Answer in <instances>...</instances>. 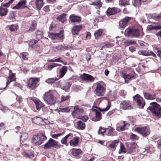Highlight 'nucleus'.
I'll return each mask as SVG.
<instances>
[{"label": "nucleus", "instance_id": "obj_27", "mask_svg": "<svg viewBox=\"0 0 161 161\" xmlns=\"http://www.w3.org/2000/svg\"><path fill=\"white\" fill-rule=\"evenodd\" d=\"M96 116L93 118L92 120L93 121H97L100 120L101 119V114L97 110L95 112Z\"/></svg>", "mask_w": 161, "mask_h": 161}, {"label": "nucleus", "instance_id": "obj_22", "mask_svg": "<svg viewBox=\"0 0 161 161\" xmlns=\"http://www.w3.org/2000/svg\"><path fill=\"white\" fill-rule=\"evenodd\" d=\"M56 40H63L64 39V35L63 29H61L59 33H56Z\"/></svg>", "mask_w": 161, "mask_h": 161}, {"label": "nucleus", "instance_id": "obj_36", "mask_svg": "<svg viewBox=\"0 0 161 161\" xmlns=\"http://www.w3.org/2000/svg\"><path fill=\"white\" fill-rule=\"evenodd\" d=\"M152 18L156 20H159L161 19V13L159 14H153L151 16Z\"/></svg>", "mask_w": 161, "mask_h": 161}, {"label": "nucleus", "instance_id": "obj_47", "mask_svg": "<svg viewBox=\"0 0 161 161\" xmlns=\"http://www.w3.org/2000/svg\"><path fill=\"white\" fill-rule=\"evenodd\" d=\"M28 138V134L26 133H24L22 134L20 136V140L23 142Z\"/></svg>", "mask_w": 161, "mask_h": 161}, {"label": "nucleus", "instance_id": "obj_3", "mask_svg": "<svg viewBox=\"0 0 161 161\" xmlns=\"http://www.w3.org/2000/svg\"><path fill=\"white\" fill-rule=\"evenodd\" d=\"M135 131L144 137L147 136L150 134L151 131L149 128L147 126L136 127L135 129Z\"/></svg>", "mask_w": 161, "mask_h": 161}, {"label": "nucleus", "instance_id": "obj_56", "mask_svg": "<svg viewBox=\"0 0 161 161\" xmlns=\"http://www.w3.org/2000/svg\"><path fill=\"white\" fill-rule=\"evenodd\" d=\"M14 0H10L7 3L2 4V6L4 7H8L11 4Z\"/></svg>", "mask_w": 161, "mask_h": 161}, {"label": "nucleus", "instance_id": "obj_49", "mask_svg": "<svg viewBox=\"0 0 161 161\" xmlns=\"http://www.w3.org/2000/svg\"><path fill=\"white\" fill-rule=\"evenodd\" d=\"M129 0H120V5L123 6L129 5Z\"/></svg>", "mask_w": 161, "mask_h": 161}, {"label": "nucleus", "instance_id": "obj_6", "mask_svg": "<svg viewBox=\"0 0 161 161\" xmlns=\"http://www.w3.org/2000/svg\"><path fill=\"white\" fill-rule=\"evenodd\" d=\"M39 78H30L28 81V86L31 89L36 88L39 85Z\"/></svg>", "mask_w": 161, "mask_h": 161}, {"label": "nucleus", "instance_id": "obj_28", "mask_svg": "<svg viewBox=\"0 0 161 161\" xmlns=\"http://www.w3.org/2000/svg\"><path fill=\"white\" fill-rule=\"evenodd\" d=\"M34 102L36 104V108L37 110H38L42 107L44 106V105L39 100L35 99L34 101Z\"/></svg>", "mask_w": 161, "mask_h": 161}, {"label": "nucleus", "instance_id": "obj_45", "mask_svg": "<svg viewBox=\"0 0 161 161\" xmlns=\"http://www.w3.org/2000/svg\"><path fill=\"white\" fill-rule=\"evenodd\" d=\"M56 48L57 50L60 51L65 49L66 47L64 46V44H61L57 46Z\"/></svg>", "mask_w": 161, "mask_h": 161}, {"label": "nucleus", "instance_id": "obj_20", "mask_svg": "<svg viewBox=\"0 0 161 161\" xmlns=\"http://www.w3.org/2000/svg\"><path fill=\"white\" fill-rule=\"evenodd\" d=\"M69 19L70 21L73 22H79L81 20L80 17L74 14L71 15L69 16Z\"/></svg>", "mask_w": 161, "mask_h": 161}, {"label": "nucleus", "instance_id": "obj_64", "mask_svg": "<svg viewBox=\"0 0 161 161\" xmlns=\"http://www.w3.org/2000/svg\"><path fill=\"white\" fill-rule=\"evenodd\" d=\"M91 58V55L89 53H87L86 54V58L87 61H90V60Z\"/></svg>", "mask_w": 161, "mask_h": 161}, {"label": "nucleus", "instance_id": "obj_7", "mask_svg": "<svg viewBox=\"0 0 161 161\" xmlns=\"http://www.w3.org/2000/svg\"><path fill=\"white\" fill-rule=\"evenodd\" d=\"M105 88L99 83L97 84L95 92L96 95L98 96H103L105 93Z\"/></svg>", "mask_w": 161, "mask_h": 161}, {"label": "nucleus", "instance_id": "obj_41", "mask_svg": "<svg viewBox=\"0 0 161 161\" xmlns=\"http://www.w3.org/2000/svg\"><path fill=\"white\" fill-rule=\"evenodd\" d=\"M120 149L119 152V153H125L126 152V150L124 146L121 143H120Z\"/></svg>", "mask_w": 161, "mask_h": 161}, {"label": "nucleus", "instance_id": "obj_44", "mask_svg": "<svg viewBox=\"0 0 161 161\" xmlns=\"http://www.w3.org/2000/svg\"><path fill=\"white\" fill-rule=\"evenodd\" d=\"M36 37L39 39H41L43 36L42 32L38 30H37L36 31Z\"/></svg>", "mask_w": 161, "mask_h": 161}, {"label": "nucleus", "instance_id": "obj_39", "mask_svg": "<svg viewBox=\"0 0 161 161\" xmlns=\"http://www.w3.org/2000/svg\"><path fill=\"white\" fill-rule=\"evenodd\" d=\"M108 129V128H103L101 126L99 127V129L98 131V134H101L103 136H104V133L105 132L106 130H107Z\"/></svg>", "mask_w": 161, "mask_h": 161}, {"label": "nucleus", "instance_id": "obj_34", "mask_svg": "<svg viewBox=\"0 0 161 161\" xmlns=\"http://www.w3.org/2000/svg\"><path fill=\"white\" fill-rule=\"evenodd\" d=\"M8 10L6 8L3 7H0V16H4L6 15L8 13Z\"/></svg>", "mask_w": 161, "mask_h": 161}, {"label": "nucleus", "instance_id": "obj_33", "mask_svg": "<svg viewBox=\"0 0 161 161\" xmlns=\"http://www.w3.org/2000/svg\"><path fill=\"white\" fill-rule=\"evenodd\" d=\"M79 139V137H77L74 138L73 140H71L70 142V146H77L78 143Z\"/></svg>", "mask_w": 161, "mask_h": 161}, {"label": "nucleus", "instance_id": "obj_42", "mask_svg": "<svg viewBox=\"0 0 161 161\" xmlns=\"http://www.w3.org/2000/svg\"><path fill=\"white\" fill-rule=\"evenodd\" d=\"M58 79L56 78H50L46 80V82L47 83L52 84L55 81H57Z\"/></svg>", "mask_w": 161, "mask_h": 161}, {"label": "nucleus", "instance_id": "obj_25", "mask_svg": "<svg viewBox=\"0 0 161 161\" xmlns=\"http://www.w3.org/2000/svg\"><path fill=\"white\" fill-rule=\"evenodd\" d=\"M71 85V84L70 82H66L61 86V88L65 91H67L70 88Z\"/></svg>", "mask_w": 161, "mask_h": 161}, {"label": "nucleus", "instance_id": "obj_19", "mask_svg": "<svg viewBox=\"0 0 161 161\" xmlns=\"http://www.w3.org/2000/svg\"><path fill=\"white\" fill-rule=\"evenodd\" d=\"M15 80V75L12 73L10 74L7 80L6 86L4 87L2 89H4L5 88L10 82L14 81Z\"/></svg>", "mask_w": 161, "mask_h": 161}, {"label": "nucleus", "instance_id": "obj_15", "mask_svg": "<svg viewBox=\"0 0 161 161\" xmlns=\"http://www.w3.org/2000/svg\"><path fill=\"white\" fill-rule=\"evenodd\" d=\"M139 54L141 53L143 55L148 56H152L154 58L156 57V54L153 52L149 51L148 50H143L139 52Z\"/></svg>", "mask_w": 161, "mask_h": 161}, {"label": "nucleus", "instance_id": "obj_46", "mask_svg": "<svg viewBox=\"0 0 161 161\" xmlns=\"http://www.w3.org/2000/svg\"><path fill=\"white\" fill-rule=\"evenodd\" d=\"M48 36L52 40H56V33L54 34L51 32H48Z\"/></svg>", "mask_w": 161, "mask_h": 161}, {"label": "nucleus", "instance_id": "obj_48", "mask_svg": "<svg viewBox=\"0 0 161 161\" xmlns=\"http://www.w3.org/2000/svg\"><path fill=\"white\" fill-rule=\"evenodd\" d=\"M119 141L118 140H114L112 142L111 144L109 145V147L110 148H114L116 144H118Z\"/></svg>", "mask_w": 161, "mask_h": 161}, {"label": "nucleus", "instance_id": "obj_50", "mask_svg": "<svg viewBox=\"0 0 161 161\" xmlns=\"http://www.w3.org/2000/svg\"><path fill=\"white\" fill-rule=\"evenodd\" d=\"M110 107V105L109 104V102H108V105L106 108H103V109H101V108H99V110L101 111L105 112V111H107L109 109Z\"/></svg>", "mask_w": 161, "mask_h": 161}, {"label": "nucleus", "instance_id": "obj_9", "mask_svg": "<svg viewBox=\"0 0 161 161\" xmlns=\"http://www.w3.org/2000/svg\"><path fill=\"white\" fill-rule=\"evenodd\" d=\"M58 142L50 138L48 142L45 145L44 148L45 149H48L52 147L56 146L58 143Z\"/></svg>", "mask_w": 161, "mask_h": 161}, {"label": "nucleus", "instance_id": "obj_21", "mask_svg": "<svg viewBox=\"0 0 161 161\" xmlns=\"http://www.w3.org/2000/svg\"><path fill=\"white\" fill-rule=\"evenodd\" d=\"M82 29V26L81 25H75L72 29V33L73 35H77Z\"/></svg>", "mask_w": 161, "mask_h": 161}, {"label": "nucleus", "instance_id": "obj_13", "mask_svg": "<svg viewBox=\"0 0 161 161\" xmlns=\"http://www.w3.org/2000/svg\"><path fill=\"white\" fill-rule=\"evenodd\" d=\"M26 0H20L18 4L13 7L14 9H21L26 7Z\"/></svg>", "mask_w": 161, "mask_h": 161}, {"label": "nucleus", "instance_id": "obj_58", "mask_svg": "<svg viewBox=\"0 0 161 161\" xmlns=\"http://www.w3.org/2000/svg\"><path fill=\"white\" fill-rule=\"evenodd\" d=\"M153 29L158 30L161 29V24L159 25H156L153 26L152 27Z\"/></svg>", "mask_w": 161, "mask_h": 161}, {"label": "nucleus", "instance_id": "obj_31", "mask_svg": "<svg viewBox=\"0 0 161 161\" xmlns=\"http://www.w3.org/2000/svg\"><path fill=\"white\" fill-rule=\"evenodd\" d=\"M103 32V29H101L95 31L94 33L95 38L97 39L98 37L101 36L102 35Z\"/></svg>", "mask_w": 161, "mask_h": 161}, {"label": "nucleus", "instance_id": "obj_40", "mask_svg": "<svg viewBox=\"0 0 161 161\" xmlns=\"http://www.w3.org/2000/svg\"><path fill=\"white\" fill-rule=\"evenodd\" d=\"M36 22L35 20L32 21L31 25L28 31H34L36 28Z\"/></svg>", "mask_w": 161, "mask_h": 161}, {"label": "nucleus", "instance_id": "obj_35", "mask_svg": "<svg viewBox=\"0 0 161 161\" xmlns=\"http://www.w3.org/2000/svg\"><path fill=\"white\" fill-rule=\"evenodd\" d=\"M92 5H95L96 6L97 9L99 8L102 6V3L100 0H98L93 2L91 4Z\"/></svg>", "mask_w": 161, "mask_h": 161}, {"label": "nucleus", "instance_id": "obj_43", "mask_svg": "<svg viewBox=\"0 0 161 161\" xmlns=\"http://www.w3.org/2000/svg\"><path fill=\"white\" fill-rule=\"evenodd\" d=\"M71 135L70 134H69L65 136L63 138L61 141V142L63 144H66L67 142V139Z\"/></svg>", "mask_w": 161, "mask_h": 161}, {"label": "nucleus", "instance_id": "obj_62", "mask_svg": "<svg viewBox=\"0 0 161 161\" xmlns=\"http://www.w3.org/2000/svg\"><path fill=\"white\" fill-rule=\"evenodd\" d=\"M114 130V129L112 128L109 129L107 135L108 136H111Z\"/></svg>", "mask_w": 161, "mask_h": 161}, {"label": "nucleus", "instance_id": "obj_57", "mask_svg": "<svg viewBox=\"0 0 161 161\" xmlns=\"http://www.w3.org/2000/svg\"><path fill=\"white\" fill-rule=\"evenodd\" d=\"M21 55L22 58L25 60L27 59L26 56L27 55V53H21Z\"/></svg>", "mask_w": 161, "mask_h": 161}, {"label": "nucleus", "instance_id": "obj_32", "mask_svg": "<svg viewBox=\"0 0 161 161\" xmlns=\"http://www.w3.org/2000/svg\"><path fill=\"white\" fill-rule=\"evenodd\" d=\"M85 128V124L81 121L77 122V128L79 129L84 130Z\"/></svg>", "mask_w": 161, "mask_h": 161}, {"label": "nucleus", "instance_id": "obj_51", "mask_svg": "<svg viewBox=\"0 0 161 161\" xmlns=\"http://www.w3.org/2000/svg\"><path fill=\"white\" fill-rule=\"evenodd\" d=\"M59 111L62 112H68L69 111L70 109L68 108V107H66L64 108H60Z\"/></svg>", "mask_w": 161, "mask_h": 161}, {"label": "nucleus", "instance_id": "obj_18", "mask_svg": "<svg viewBox=\"0 0 161 161\" xmlns=\"http://www.w3.org/2000/svg\"><path fill=\"white\" fill-rule=\"evenodd\" d=\"M121 76L125 79V83H128L130 80H131L134 78V76L132 75H125L123 73H122Z\"/></svg>", "mask_w": 161, "mask_h": 161}, {"label": "nucleus", "instance_id": "obj_38", "mask_svg": "<svg viewBox=\"0 0 161 161\" xmlns=\"http://www.w3.org/2000/svg\"><path fill=\"white\" fill-rule=\"evenodd\" d=\"M56 19H58L59 21L63 23L66 20V14H63L59 16Z\"/></svg>", "mask_w": 161, "mask_h": 161}, {"label": "nucleus", "instance_id": "obj_52", "mask_svg": "<svg viewBox=\"0 0 161 161\" xmlns=\"http://www.w3.org/2000/svg\"><path fill=\"white\" fill-rule=\"evenodd\" d=\"M136 43L134 41H128L125 42V45L126 46H129L131 45H136Z\"/></svg>", "mask_w": 161, "mask_h": 161}, {"label": "nucleus", "instance_id": "obj_17", "mask_svg": "<svg viewBox=\"0 0 161 161\" xmlns=\"http://www.w3.org/2000/svg\"><path fill=\"white\" fill-rule=\"evenodd\" d=\"M32 120L33 122L37 125H44L45 122L43 119L39 117H35L32 118Z\"/></svg>", "mask_w": 161, "mask_h": 161}, {"label": "nucleus", "instance_id": "obj_61", "mask_svg": "<svg viewBox=\"0 0 161 161\" xmlns=\"http://www.w3.org/2000/svg\"><path fill=\"white\" fill-rule=\"evenodd\" d=\"M14 13L12 12H11L9 14V15H8L9 18L10 19H12L14 18Z\"/></svg>", "mask_w": 161, "mask_h": 161}, {"label": "nucleus", "instance_id": "obj_30", "mask_svg": "<svg viewBox=\"0 0 161 161\" xmlns=\"http://www.w3.org/2000/svg\"><path fill=\"white\" fill-rule=\"evenodd\" d=\"M82 152V151L79 149L73 148L72 149L71 153L74 156H77Z\"/></svg>", "mask_w": 161, "mask_h": 161}, {"label": "nucleus", "instance_id": "obj_12", "mask_svg": "<svg viewBox=\"0 0 161 161\" xmlns=\"http://www.w3.org/2000/svg\"><path fill=\"white\" fill-rule=\"evenodd\" d=\"M131 18V17H126L120 20L119 23V27L124 28L127 25L128 23Z\"/></svg>", "mask_w": 161, "mask_h": 161}, {"label": "nucleus", "instance_id": "obj_37", "mask_svg": "<svg viewBox=\"0 0 161 161\" xmlns=\"http://www.w3.org/2000/svg\"><path fill=\"white\" fill-rule=\"evenodd\" d=\"M9 30L11 31H16L18 28V26L17 25H11L8 26Z\"/></svg>", "mask_w": 161, "mask_h": 161}, {"label": "nucleus", "instance_id": "obj_59", "mask_svg": "<svg viewBox=\"0 0 161 161\" xmlns=\"http://www.w3.org/2000/svg\"><path fill=\"white\" fill-rule=\"evenodd\" d=\"M62 58H58L54 60V61H55V62L64 63L63 61L62 60Z\"/></svg>", "mask_w": 161, "mask_h": 161}, {"label": "nucleus", "instance_id": "obj_55", "mask_svg": "<svg viewBox=\"0 0 161 161\" xmlns=\"http://www.w3.org/2000/svg\"><path fill=\"white\" fill-rule=\"evenodd\" d=\"M70 96L67 95L65 96H62L61 97V102H64L69 99Z\"/></svg>", "mask_w": 161, "mask_h": 161}, {"label": "nucleus", "instance_id": "obj_29", "mask_svg": "<svg viewBox=\"0 0 161 161\" xmlns=\"http://www.w3.org/2000/svg\"><path fill=\"white\" fill-rule=\"evenodd\" d=\"M35 3L36 8L38 10H39L44 4L43 0H36Z\"/></svg>", "mask_w": 161, "mask_h": 161}, {"label": "nucleus", "instance_id": "obj_10", "mask_svg": "<svg viewBox=\"0 0 161 161\" xmlns=\"http://www.w3.org/2000/svg\"><path fill=\"white\" fill-rule=\"evenodd\" d=\"M120 12V10L118 8H108L106 13L108 16H109L116 14Z\"/></svg>", "mask_w": 161, "mask_h": 161}, {"label": "nucleus", "instance_id": "obj_60", "mask_svg": "<svg viewBox=\"0 0 161 161\" xmlns=\"http://www.w3.org/2000/svg\"><path fill=\"white\" fill-rule=\"evenodd\" d=\"M16 100L19 104L22 101V98L20 97H17Z\"/></svg>", "mask_w": 161, "mask_h": 161}, {"label": "nucleus", "instance_id": "obj_16", "mask_svg": "<svg viewBox=\"0 0 161 161\" xmlns=\"http://www.w3.org/2000/svg\"><path fill=\"white\" fill-rule=\"evenodd\" d=\"M83 111V109L82 107L79 106H76L74 108V110L72 112V115L74 117L76 114H80Z\"/></svg>", "mask_w": 161, "mask_h": 161}, {"label": "nucleus", "instance_id": "obj_4", "mask_svg": "<svg viewBox=\"0 0 161 161\" xmlns=\"http://www.w3.org/2000/svg\"><path fill=\"white\" fill-rule=\"evenodd\" d=\"M47 137L43 134H40L34 136L33 138V142L36 145H39L46 140Z\"/></svg>", "mask_w": 161, "mask_h": 161}, {"label": "nucleus", "instance_id": "obj_26", "mask_svg": "<svg viewBox=\"0 0 161 161\" xmlns=\"http://www.w3.org/2000/svg\"><path fill=\"white\" fill-rule=\"evenodd\" d=\"M144 96L145 98L147 100H153L156 98L155 94L151 95L146 92L144 93Z\"/></svg>", "mask_w": 161, "mask_h": 161}, {"label": "nucleus", "instance_id": "obj_24", "mask_svg": "<svg viewBox=\"0 0 161 161\" xmlns=\"http://www.w3.org/2000/svg\"><path fill=\"white\" fill-rule=\"evenodd\" d=\"M124 125H123L117 127L116 130L118 131H123L126 128L129 126L130 125L128 123L125 121H123Z\"/></svg>", "mask_w": 161, "mask_h": 161}, {"label": "nucleus", "instance_id": "obj_5", "mask_svg": "<svg viewBox=\"0 0 161 161\" xmlns=\"http://www.w3.org/2000/svg\"><path fill=\"white\" fill-rule=\"evenodd\" d=\"M140 34L139 30L137 29H130L127 28L125 32V36H127L128 37H138Z\"/></svg>", "mask_w": 161, "mask_h": 161}, {"label": "nucleus", "instance_id": "obj_1", "mask_svg": "<svg viewBox=\"0 0 161 161\" xmlns=\"http://www.w3.org/2000/svg\"><path fill=\"white\" fill-rule=\"evenodd\" d=\"M42 98L45 102L50 105H54L57 101L56 98L54 96L53 91L51 90L46 92Z\"/></svg>", "mask_w": 161, "mask_h": 161}, {"label": "nucleus", "instance_id": "obj_11", "mask_svg": "<svg viewBox=\"0 0 161 161\" xmlns=\"http://www.w3.org/2000/svg\"><path fill=\"white\" fill-rule=\"evenodd\" d=\"M80 77L82 80L87 81L93 82L94 80V78L92 76L85 73H83V74L81 75Z\"/></svg>", "mask_w": 161, "mask_h": 161}, {"label": "nucleus", "instance_id": "obj_23", "mask_svg": "<svg viewBox=\"0 0 161 161\" xmlns=\"http://www.w3.org/2000/svg\"><path fill=\"white\" fill-rule=\"evenodd\" d=\"M67 70V67L66 66H63L59 71L60 78H62L66 73Z\"/></svg>", "mask_w": 161, "mask_h": 161}, {"label": "nucleus", "instance_id": "obj_14", "mask_svg": "<svg viewBox=\"0 0 161 161\" xmlns=\"http://www.w3.org/2000/svg\"><path fill=\"white\" fill-rule=\"evenodd\" d=\"M120 107L124 110L131 109L132 108V106L129 102L124 101L120 104Z\"/></svg>", "mask_w": 161, "mask_h": 161}, {"label": "nucleus", "instance_id": "obj_8", "mask_svg": "<svg viewBox=\"0 0 161 161\" xmlns=\"http://www.w3.org/2000/svg\"><path fill=\"white\" fill-rule=\"evenodd\" d=\"M133 98L136 100L137 105L141 108H143L145 105V102L141 96L136 94L135 96H133Z\"/></svg>", "mask_w": 161, "mask_h": 161}, {"label": "nucleus", "instance_id": "obj_63", "mask_svg": "<svg viewBox=\"0 0 161 161\" xmlns=\"http://www.w3.org/2000/svg\"><path fill=\"white\" fill-rule=\"evenodd\" d=\"M43 10L46 12H48L50 11L49 6H46L44 7L43 8Z\"/></svg>", "mask_w": 161, "mask_h": 161}, {"label": "nucleus", "instance_id": "obj_54", "mask_svg": "<svg viewBox=\"0 0 161 161\" xmlns=\"http://www.w3.org/2000/svg\"><path fill=\"white\" fill-rule=\"evenodd\" d=\"M142 0H134V5L135 6H139L141 4Z\"/></svg>", "mask_w": 161, "mask_h": 161}, {"label": "nucleus", "instance_id": "obj_2", "mask_svg": "<svg viewBox=\"0 0 161 161\" xmlns=\"http://www.w3.org/2000/svg\"><path fill=\"white\" fill-rule=\"evenodd\" d=\"M148 109L150 111L154 116L158 118L161 117V107L156 102L151 103Z\"/></svg>", "mask_w": 161, "mask_h": 161}, {"label": "nucleus", "instance_id": "obj_53", "mask_svg": "<svg viewBox=\"0 0 161 161\" xmlns=\"http://www.w3.org/2000/svg\"><path fill=\"white\" fill-rule=\"evenodd\" d=\"M130 139L133 140H137L139 139V137L137 135L133 134H131L130 135Z\"/></svg>", "mask_w": 161, "mask_h": 161}]
</instances>
